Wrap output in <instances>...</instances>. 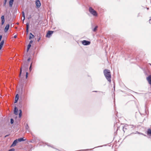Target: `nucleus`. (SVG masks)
<instances>
[{
	"instance_id": "2",
	"label": "nucleus",
	"mask_w": 151,
	"mask_h": 151,
	"mask_svg": "<svg viewBox=\"0 0 151 151\" xmlns=\"http://www.w3.org/2000/svg\"><path fill=\"white\" fill-rule=\"evenodd\" d=\"M89 11L93 16H97V14L96 11L94 10L91 7H89Z\"/></svg>"
},
{
	"instance_id": "28",
	"label": "nucleus",
	"mask_w": 151,
	"mask_h": 151,
	"mask_svg": "<svg viewBox=\"0 0 151 151\" xmlns=\"http://www.w3.org/2000/svg\"><path fill=\"white\" fill-rule=\"evenodd\" d=\"M33 41L32 40H31L29 44H31L32 43Z\"/></svg>"
},
{
	"instance_id": "25",
	"label": "nucleus",
	"mask_w": 151,
	"mask_h": 151,
	"mask_svg": "<svg viewBox=\"0 0 151 151\" xmlns=\"http://www.w3.org/2000/svg\"><path fill=\"white\" fill-rule=\"evenodd\" d=\"M13 122H14V120H13V119H11V123L12 124L13 123Z\"/></svg>"
},
{
	"instance_id": "23",
	"label": "nucleus",
	"mask_w": 151,
	"mask_h": 151,
	"mask_svg": "<svg viewBox=\"0 0 151 151\" xmlns=\"http://www.w3.org/2000/svg\"><path fill=\"white\" fill-rule=\"evenodd\" d=\"M32 63L31 64V65H30V66L29 68V70L30 71H31L32 70Z\"/></svg>"
},
{
	"instance_id": "29",
	"label": "nucleus",
	"mask_w": 151,
	"mask_h": 151,
	"mask_svg": "<svg viewBox=\"0 0 151 151\" xmlns=\"http://www.w3.org/2000/svg\"><path fill=\"white\" fill-rule=\"evenodd\" d=\"M2 38V35H1L0 36V41H1V40Z\"/></svg>"
},
{
	"instance_id": "35",
	"label": "nucleus",
	"mask_w": 151,
	"mask_h": 151,
	"mask_svg": "<svg viewBox=\"0 0 151 151\" xmlns=\"http://www.w3.org/2000/svg\"><path fill=\"white\" fill-rule=\"evenodd\" d=\"M17 24H19V23H17Z\"/></svg>"
},
{
	"instance_id": "31",
	"label": "nucleus",
	"mask_w": 151,
	"mask_h": 151,
	"mask_svg": "<svg viewBox=\"0 0 151 151\" xmlns=\"http://www.w3.org/2000/svg\"><path fill=\"white\" fill-rule=\"evenodd\" d=\"M30 59H31L30 58H29L27 59V61H29L30 60Z\"/></svg>"
},
{
	"instance_id": "10",
	"label": "nucleus",
	"mask_w": 151,
	"mask_h": 151,
	"mask_svg": "<svg viewBox=\"0 0 151 151\" xmlns=\"http://www.w3.org/2000/svg\"><path fill=\"white\" fill-rule=\"evenodd\" d=\"M19 95L18 94H17L16 95V97L15 98L14 103H16L17 102V101H18L19 99Z\"/></svg>"
},
{
	"instance_id": "9",
	"label": "nucleus",
	"mask_w": 151,
	"mask_h": 151,
	"mask_svg": "<svg viewBox=\"0 0 151 151\" xmlns=\"http://www.w3.org/2000/svg\"><path fill=\"white\" fill-rule=\"evenodd\" d=\"M18 109L16 107H15L14 109V113L15 115H18Z\"/></svg>"
},
{
	"instance_id": "24",
	"label": "nucleus",
	"mask_w": 151,
	"mask_h": 151,
	"mask_svg": "<svg viewBox=\"0 0 151 151\" xmlns=\"http://www.w3.org/2000/svg\"><path fill=\"white\" fill-rule=\"evenodd\" d=\"M26 29H29V24L28 23H27Z\"/></svg>"
},
{
	"instance_id": "4",
	"label": "nucleus",
	"mask_w": 151,
	"mask_h": 151,
	"mask_svg": "<svg viewBox=\"0 0 151 151\" xmlns=\"http://www.w3.org/2000/svg\"><path fill=\"white\" fill-rule=\"evenodd\" d=\"M53 31H49L47 33L46 37L50 38V37L51 35L53 34Z\"/></svg>"
},
{
	"instance_id": "11",
	"label": "nucleus",
	"mask_w": 151,
	"mask_h": 151,
	"mask_svg": "<svg viewBox=\"0 0 151 151\" xmlns=\"http://www.w3.org/2000/svg\"><path fill=\"white\" fill-rule=\"evenodd\" d=\"M18 142V139H16V140H15L14 141L12 144L11 145V146H14L16 145L17 143Z\"/></svg>"
},
{
	"instance_id": "12",
	"label": "nucleus",
	"mask_w": 151,
	"mask_h": 151,
	"mask_svg": "<svg viewBox=\"0 0 151 151\" xmlns=\"http://www.w3.org/2000/svg\"><path fill=\"white\" fill-rule=\"evenodd\" d=\"M4 40H2L0 43V50L1 49L3 44H4Z\"/></svg>"
},
{
	"instance_id": "14",
	"label": "nucleus",
	"mask_w": 151,
	"mask_h": 151,
	"mask_svg": "<svg viewBox=\"0 0 151 151\" xmlns=\"http://www.w3.org/2000/svg\"><path fill=\"white\" fill-rule=\"evenodd\" d=\"M14 0H10L9 2V5L10 7H12Z\"/></svg>"
},
{
	"instance_id": "19",
	"label": "nucleus",
	"mask_w": 151,
	"mask_h": 151,
	"mask_svg": "<svg viewBox=\"0 0 151 151\" xmlns=\"http://www.w3.org/2000/svg\"><path fill=\"white\" fill-rule=\"evenodd\" d=\"M98 26H96L94 28V29H93V31L94 32H96L97 30V28H98Z\"/></svg>"
},
{
	"instance_id": "18",
	"label": "nucleus",
	"mask_w": 151,
	"mask_h": 151,
	"mask_svg": "<svg viewBox=\"0 0 151 151\" xmlns=\"http://www.w3.org/2000/svg\"><path fill=\"white\" fill-rule=\"evenodd\" d=\"M31 45L30 44H29L27 46V51H28L29 48H30Z\"/></svg>"
},
{
	"instance_id": "33",
	"label": "nucleus",
	"mask_w": 151,
	"mask_h": 151,
	"mask_svg": "<svg viewBox=\"0 0 151 151\" xmlns=\"http://www.w3.org/2000/svg\"><path fill=\"white\" fill-rule=\"evenodd\" d=\"M17 37V36L16 35H15L14 36V38H16Z\"/></svg>"
},
{
	"instance_id": "26",
	"label": "nucleus",
	"mask_w": 151,
	"mask_h": 151,
	"mask_svg": "<svg viewBox=\"0 0 151 151\" xmlns=\"http://www.w3.org/2000/svg\"><path fill=\"white\" fill-rule=\"evenodd\" d=\"M28 73L27 72H26V78L27 79L28 77Z\"/></svg>"
},
{
	"instance_id": "5",
	"label": "nucleus",
	"mask_w": 151,
	"mask_h": 151,
	"mask_svg": "<svg viewBox=\"0 0 151 151\" xmlns=\"http://www.w3.org/2000/svg\"><path fill=\"white\" fill-rule=\"evenodd\" d=\"M82 43L83 45H90L91 43V42L85 40H84L82 41Z\"/></svg>"
},
{
	"instance_id": "30",
	"label": "nucleus",
	"mask_w": 151,
	"mask_h": 151,
	"mask_svg": "<svg viewBox=\"0 0 151 151\" xmlns=\"http://www.w3.org/2000/svg\"><path fill=\"white\" fill-rule=\"evenodd\" d=\"M40 39H41V37H39V38L38 39V40H37V41H38V42H39V41H40Z\"/></svg>"
},
{
	"instance_id": "8",
	"label": "nucleus",
	"mask_w": 151,
	"mask_h": 151,
	"mask_svg": "<svg viewBox=\"0 0 151 151\" xmlns=\"http://www.w3.org/2000/svg\"><path fill=\"white\" fill-rule=\"evenodd\" d=\"M9 24H7L5 27L4 29V32H7L9 28Z\"/></svg>"
},
{
	"instance_id": "17",
	"label": "nucleus",
	"mask_w": 151,
	"mask_h": 151,
	"mask_svg": "<svg viewBox=\"0 0 151 151\" xmlns=\"http://www.w3.org/2000/svg\"><path fill=\"white\" fill-rule=\"evenodd\" d=\"M19 118H20L21 117L22 115V111L21 110H19Z\"/></svg>"
},
{
	"instance_id": "32",
	"label": "nucleus",
	"mask_w": 151,
	"mask_h": 151,
	"mask_svg": "<svg viewBox=\"0 0 151 151\" xmlns=\"http://www.w3.org/2000/svg\"><path fill=\"white\" fill-rule=\"evenodd\" d=\"M26 32H27V33H28V29H27H27H26Z\"/></svg>"
},
{
	"instance_id": "6",
	"label": "nucleus",
	"mask_w": 151,
	"mask_h": 151,
	"mask_svg": "<svg viewBox=\"0 0 151 151\" xmlns=\"http://www.w3.org/2000/svg\"><path fill=\"white\" fill-rule=\"evenodd\" d=\"M35 4L37 8H39L41 6V3L39 0H36L35 1Z\"/></svg>"
},
{
	"instance_id": "3",
	"label": "nucleus",
	"mask_w": 151,
	"mask_h": 151,
	"mask_svg": "<svg viewBox=\"0 0 151 151\" xmlns=\"http://www.w3.org/2000/svg\"><path fill=\"white\" fill-rule=\"evenodd\" d=\"M22 69H23L24 70L26 71L27 69V66L25 65H23L21 67L20 69V73L19 75V76L20 78H21V75L22 74Z\"/></svg>"
},
{
	"instance_id": "36",
	"label": "nucleus",
	"mask_w": 151,
	"mask_h": 151,
	"mask_svg": "<svg viewBox=\"0 0 151 151\" xmlns=\"http://www.w3.org/2000/svg\"><path fill=\"white\" fill-rule=\"evenodd\" d=\"M151 20V19H150V21Z\"/></svg>"
},
{
	"instance_id": "7",
	"label": "nucleus",
	"mask_w": 151,
	"mask_h": 151,
	"mask_svg": "<svg viewBox=\"0 0 151 151\" xmlns=\"http://www.w3.org/2000/svg\"><path fill=\"white\" fill-rule=\"evenodd\" d=\"M1 25H3L5 22V19L4 16L2 15L1 17Z\"/></svg>"
},
{
	"instance_id": "22",
	"label": "nucleus",
	"mask_w": 151,
	"mask_h": 151,
	"mask_svg": "<svg viewBox=\"0 0 151 151\" xmlns=\"http://www.w3.org/2000/svg\"><path fill=\"white\" fill-rule=\"evenodd\" d=\"M7 0H4V6H5L6 5V3L7 2Z\"/></svg>"
},
{
	"instance_id": "1",
	"label": "nucleus",
	"mask_w": 151,
	"mask_h": 151,
	"mask_svg": "<svg viewBox=\"0 0 151 151\" xmlns=\"http://www.w3.org/2000/svg\"><path fill=\"white\" fill-rule=\"evenodd\" d=\"M104 73L106 79L110 83L111 82V75L110 70L105 69L104 70Z\"/></svg>"
},
{
	"instance_id": "16",
	"label": "nucleus",
	"mask_w": 151,
	"mask_h": 151,
	"mask_svg": "<svg viewBox=\"0 0 151 151\" xmlns=\"http://www.w3.org/2000/svg\"><path fill=\"white\" fill-rule=\"evenodd\" d=\"M30 35L29 36V39L30 40L32 38L34 37V36L33 35H32V33H30Z\"/></svg>"
},
{
	"instance_id": "27",
	"label": "nucleus",
	"mask_w": 151,
	"mask_h": 151,
	"mask_svg": "<svg viewBox=\"0 0 151 151\" xmlns=\"http://www.w3.org/2000/svg\"><path fill=\"white\" fill-rule=\"evenodd\" d=\"M14 150H15L14 148H12L11 149H10L8 151H14Z\"/></svg>"
},
{
	"instance_id": "21",
	"label": "nucleus",
	"mask_w": 151,
	"mask_h": 151,
	"mask_svg": "<svg viewBox=\"0 0 151 151\" xmlns=\"http://www.w3.org/2000/svg\"><path fill=\"white\" fill-rule=\"evenodd\" d=\"M22 15H23V17H24V19L23 20H24V19H25V14H24V12H22Z\"/></svg>"
},
{
	"instance_id": "15",
	"label": "nucleus",
	"mask_w": 151,
	"mask_h": 151,
	"mask_svg": "<svg viewBox=\"0 0 151 151\" xmlns=\"http://www.w3.org/2000/svg\"><path fill=\"white\" fill-rule=\"evenodd\" d=\"M26 140V139H24V138H20L18 139V141L21 142L22 141H25Z\"/></svg>"
},
{
	"instance_id": "13",
	"label": "nucleus",
	"mask_w": 151,
	"mask_h": 151,
	"mask_svg": "<svg viewBox=\"0 0 151 151\" xmlns=\"http://www.w3.org/2000/svg\"><path fill=\"white\" fill-rule=\"evenodd\" d=\"M147 134L148 135L151 136V130L150 129H147Z\"/></svg>"
},
{
	"instance_id": "34",
	"label": "nucleus",
	"mask_w": 151,
	"mask_h": 151,
	"mask_svg": "<svg viewBox=\"0 0 151 151\" xmlns=\"http://www.w3.org/2000/svg\"><path fill=\"white\" fill-rule=\"evenodd\" d=\"M9 135H6L5 136V137H7V136H8Z\"/></svg>"
},
{
	"instance_id": "20",
	"label": "nucleus",
	"mask_w": 151,
	"mask_h": 151,
	"mask_svg": "<svg viewBox=\"0 0 151 151\" xmlns=\"http://www.w3.org/2000/svg\"><path fill=\"white\" fill-rule=\"evenodd\" d=\"M25 128L27 130H28L29 129V127L27 124H26V125L25 126Z\"/></svg>"
}]
</instances>
